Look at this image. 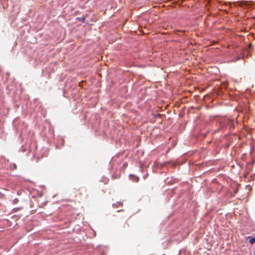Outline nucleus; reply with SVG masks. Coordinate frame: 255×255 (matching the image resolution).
<instances>
[{"label": "nucleus", "instance_id": "nucleus-3", "mask_svg": "<svg viewBox=\"0 0 255 255\" xmlns=\"http://www.w3.org/2000/svg\"><path fill=\"white\" fill-rule=\"evenodd\" d=\"M85 19V16H83V17H77V19L80 20V21H84V20Z\"/></svg>", "mask_w": 255, "mask_h": 255}, {"label": "nucleus", "instance_id": "nucleus-4", "mask_svg": "<svg viewBox=\"0 0 255 255\" xmlns=\"http://www.w3.org/2000/svg\"><path fill=\"white\" fill-rule=\"evenodd\" d=\"M254 254L255 255V251L254 252Z\"/></svg>", "mask_w": 255, "mask_h": 255}, {"label": "nucleus", "instance_id": "nucleus-2", "mask_svg": "<svg viewBox=\"0 0 255 255\" xmlns=\"http://www.w3.org/2000/svg\"><path fill=\"white\" fill-rule=\"evenodd\" d=\"M249 242L251 244H253L254 243H255V237L251 238Z\"/></svg>", "mask_w": 255, "mask_h": 255}, {"label": "nucleus", "instance_id": "nucleus-1", "mask_svg": "<svg viewBox=\"0 0 255 255\" xmlns=\"http://www.w3.org/2000/svg\"><path fill=\"white\" fill-rule=\"evenodd\" d=\"M131 176L133 177L132 180L133 181H135L136 182H137L139 181V178L138 177L135 176L134 175H131Z\"/></svg>", "mask_w": 255, "mask_h": 255}]
</instances>
